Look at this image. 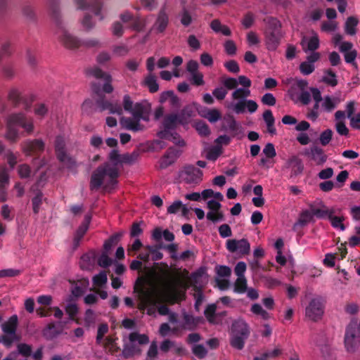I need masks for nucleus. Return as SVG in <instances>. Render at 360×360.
I'll return each instance as SVG.
<instances>
[{
	"label": "nucleus",
	"instance_id": "49",
	"mask_svg": "<svg viewBox=\"0 0 360 360\" xmlns=\"http://www.w3.org/2000/svg\"><path fill=\"white\" fill-rule=\"evenodd\" d=\"M195 128L198 134L202 136H207L210 133L208 125L202 121L195 122Z\"/></svg>",
	"mask_w": 360,
	"mask_h": 360
},
{
	"label": "nucleus",
	"instance_id": "3",
	"mask_svg": "<svg viewBox=\"0 0 360 360\" xmlns=\"http://www.w3.org/2000/svg\"><path fill=\"white\" fill-rule=\"evenodd\" d=\"M237 80L238 84L243 87L236 89L232 92L231 98L237 102L228 103L226 108L231 109L236 114L243 113L246 109L250 113L256 112L258 108L257 103L253 100L246 99L251 94L249 89L252 84L251 80L244 75L239 76Z\"/></svg>",
	"mask_w": 360,
	"mask_h": 360
},
{
	"label": "nucleus",
	"instance_id": "25",
	"mask_svg": "<svg viewBox=\"0 0 360 360\" xmlns=\"http://www.w3.org/2000/svg\"><path fill=\"white\" fill-rule=\"evenodd\" d=\"M232 332L233 334L248 338L250 334L249 326L245 321L238 319L232 324Z\"/></svg>",
	"mask_w": 360,
	"mask_h": 360
},
{
	"label": "nucleus",
	"instance_id": "19",
	"mask_svg": "<svg viewBox=\"0 0 360 360\" xmlns=\"http://www.w3.org/2000/svg\"><path fill=\"white\" fill-rule=\"evenodd\" d=\"M304 167L302 161L296 156L290 158L285 162L283 169L290 171V178L295 177L300 174L303 171Z\"/></svg>",
	"mask_w": 360,
	"mask_h": 360
},
{
	"label": "nucleus",
	"instance_id": "45",
	"mask_svg": "<svg viewBox=\"0 0 360 360\" xmlns=\"http://www.w3.org/2000/svg\"><path fill=\"white\" fill-rule=\"evenodd\" d=\"M333 135V131L330 129L323 131L319 136L320 143L323 146L328 145L332 140Z\"/></svg>",
	"mask_w": 360,
	"mask_h": 360
},
{
	"label": "nucleus",
	"instance_id": "43",
	"mask_svg": "<svg viewBox=\"0 0 360 360\" xmlns=\"http://www.w3.org/2000/svg\"><path fill=\"white\" fill-rule=\"evenodd\" d=\"M323 81L331 86H335L338 84V80L335 74L330 70L324 72Z\"/></svg>",
	"mask_w": 360,
	"mask_h": 360
},
{
	"label": "nucleus",
	"instance_id": "38",
	"mask_svg": "<svg viewBox=\"0 0 360 360\" xmlns=\"http://www.w3.org/2000/svg\"><path fill=\"white\" fill-rule=\"evenodd\" d=\"M314 220V213L312 209L311 210H304L300 214L297 222L295 224L304 226L307 224L312 221Z\"/></svg>",
	"mask_w": 360,
	"mask_h": 360
},
{
	"label": "nucleus",
	"instance_id": "9",
	"mask_svg": "<svg viewBox=\"0 0 360 360\" xmlns=\"http://www.w3.org/2000/svg\"><path fill=\"white\" fill-rule=\"evenodd\" d=\"M18 321V316L13 315L1 325V329L4 333L2 336V342L7 347H10L14 341L18 340L15 334Z\"/></svg>",
	"mask_w": 360,
	"mask_h": 360
},
{
	"label": "nucleus",
	"instance_id": "57",
	"mask_svg": "<svg viewBox=\"0 0 360 360\" xmlns=\"http://www.w3.org/2000/svg\"><path fill=\"white\" fill-rule=\"evenodd\" d=\"M247 266L244 262H239L236 264L234 272L237 277H245V272L246 271Z\"/></svg>",
	"mask_w": 360,
	"mask_h": 360
},
{
	"label": "nucleus",
	"instance_id": "52",
	"mask_svg": "<svg viewBox=\"0 0 360 360\" xmlns=\"http://www.w3.org/2000/svg\"><path fill=\"white\" fill-rule=\"evenodd\" d=\"M246 338H243V336L242 335L233 334V336L231 341V344L233 347L240 349L243 347L244 340Z\"/></svg>",
	"mask_w": 360,
	"mask_h": 360
},
{
	"label": "nucleus",
	"instance_id": "26",
	"mask_svg": "<svg viewBox=\"0 0 360 360\" xmlns=\"http://www.w3.org/2000/svg\"><path fill=\"white\" fill-rule=\"evenodd\" d=\"M198 113L202 117L207 119L211 123H215L221 118V112L216 108H204L200 110Z\"/></svg>",
	"mask_w": 360,
	"mask_h": 360
},
{
	"label": "nucleus",
	"instance_id": "47",
	"mask_svg": "<svg viewBox=\"0 0 360 360\" xmlns=\"http://www.w3.org/2000/svg\"><path fill=\"white\" fill-rule=\"evenodd\" d=\"M207 219L215 223L224 220V214L221 210H210L207 214Z\"/></svg>",
	"mask_w": 360,
	"mask_h": 360
},
{
	"label": "nucleus",
	"instance_id": "36",
	"mask_svg": "<svg viewBox=\"0 0 360 360\" xmlns=\"http://www.w3.org/2000/svg\"><path fill=\"white\" fill-rule=\"evenodd\" d=\"M359 23V20L354 16L347 18L345 23V32L346 34L353 36L356 33V26Z\"/></svg>",
	"mask_w": 360,
	"mask_h": 360
},
{
	"label": "nucleus",
	"instance_id": "6",
	"mask_svg": "<svg viewBox=\"0 0 360 360\" xmlns=\"http://www.w3.org/2000/svg\"><path fill=\"white\" fill-rule=\"evenodd\" d=\"M311 91H308V83L304 79H295L288 90L291 100L295 103L307 105L311 101Z\"/></svg>",
	"mask_w": 360,
	"mask_h": 360
},
{
	"label": "nucleus",
	"instance_id": "54",
	"mask_svg": "<svg viewBox=\"0 0 360 360\" xmlns=\"http://www.w3.org/2000/svg\"><path fill=\"white\" fill-rule=\"evenodd\" d=\"M221 153V147L215 146L207 151L206 157L208 160H215L220 155Z\"/></svg>",
	"mask_w": 360,
	"mask_h": 360
},
{
	"label": "nucleus",
	"instance_id": "23",
	"mask_svg": "<svg viewBox=\"0 0 360 360\" xmlns=\"http://www.w3.org/2000/svg\"><path fill=\"white\" fill-rule=\"evenodd\" d=\"M181 124L180 118L177 114H170L165 117L162 122L163 129L160 131H167V133L174 131L176 126Z\"/></svg>",
	"mask_w": 360,
	"mask_h": 360
},
{
	"label": "nucleus",
	"instance_id": "31",
	"mask_svg": "<svg viewBox=\"0 0 360 360\" xmlns=\"http://www.w3.org/2000/svg\"><path fill=\"white\" fill-rule=\"evenodd\" d=\"M91 217L89 214H86L84 217V220L81 224V226L78 228L76 231V233L74 237V243L76 246L79 245L80 240L83 238L84 235L86 233V231L89 229V225L90 224Z\"/></svg>",
	"mask_w": 360,
	"mask_h": 360
},
{
	"label": "nucleus",
	"instance_id": "39",
	"mask_svg": "<svg viewBox=\"0 0 360 360\" xmlns=\"http://www.w3.org/2000/svg\"><path fill=\"white\" fill-rule=\"evenodd\" d=\"M248 288V281L245 277H237L234 283V292L237 293H244Z\"/></svg>",
	"mask_w": 360,
	"mask_h": 360
},
{
	"label": "nucleus",
	"instance_id": "29",
	"mask_svg": "<svg viewBox=\"0 0 360 360\" xmlns=\"http://www.w3.org/2000/svg\"><path fill=\"white\" fill-rule=\"evenodd\" d=\"M339 103L340 100L338 98L326 96L322 97L321 110L324 112H330L336 108Z\"/></svg>",
	"mask_w": 360,
	"mask_h": 360
},
{
	"label": "nucleus",
	"instance_id": "46",
	"mask_svg": "<svg viewBox=\"0 0 360 360\" xmlns=\"http://www.w3.org/2000/svg\"><path fill=\"white\" fill-rule=\"evenodd\" d=\"M8 99L15 103H18L22 99V93L19 89L13 87L8 91Z\"/></svg>",
	"mask_w": 360,
	"mask_h": 360
},
{
	"label": "nucleus",
	"instance_id": "56",
	"mask_svg": "<svg viewBox=\"0 0 360 360\" xmlns=\"http://www.w3.org/2000/svg\"><path fill=\"white\" fill-rule=\"evenodd\" d=\"M34 112L35 115L42 118L46 115L48 108L45 104L39 103L34 106Z\"/></svg>",
	"mask_w": 360,
	"mask_h": 360
},
{
	"label": "nucleus",
	"instance_id": "51",
	"mask_svg": "<svg viewBox=\"0 0 360 360\" xmlns=\"http://www.w3.org/2000/svg\"><path fill=\"white\" fill-rule=\"evenodd\" d=\"M215 304L209 305L205 310V315L210 323H215Z\"/></svg>",
	"mask_w": 360,
	"mask_h": 360
},
{
	"label": "nucleus",
	"instance_id": "30",
	"mask_svg": "<svg viewBox=\"0 0 360 360\" xmlns=\"http://www.w3.org/2000/svg\"><path fill=\"white\" fill-rule=\"evenodd\" d=\"M91 74L96 78H103L106 82L103 85V89L106 93H111L113 90L111 82V77L110 75L103 72L101 70L96 68L92 70Z\"/></svg>",
	"mask_w": 360,
	"mask_h": 360
},
{
	"label": "nucleus",
	"instance_id": "42",
	"mask_svg": "<svg viewBox=\"0 0 360 360\" xmlns=\"http://www.w3.org/2000/svg\"><path fill=\"white\" fill-rule=\"evenodd\" d=\"M160 350L167 352L171 349H174L177 352H181L183 349L181 346L176 345L174 342L169 340L163 341L160 345Z\"/></svg>",
	"mask_w": 360,
	"mask_h": 360
},
{
	"label": "nucleus",
	"instance_id": "15",
	"mask_svg": "<svg viewBox=\"0 0 360 360\" xmlns=\"http://www.w3.org/2000/svg\"><path fill=\"white\" fill-rule=\"evenodd\" d=\"M226 249L232 253L236 252L243 255L250 252V244L247 239H229L226 242Z\"/></svg>",
	"mask_w": 360,
	"mask_h": 360
},
{
	"label": "nucleus",
	"instance_id": "40",
	"mask_svg": "<svg viewBox=\"0 0 360 360\" xmlns=\"http://www.w3.org/2000/svg\"><path fill=\"white\" fill-rule=\"evenodd\" d=\"M194 111L191 107L185 108L178 115L180 118L181 124H188L191 118L193 116Z\"/></svg>",
	"mask_w": 360,
	"mask_h": 360
},
{
	"label": "nucleus",
	"instance_id": "22",
	"mask_svg": "<svg viewBox=\"0 0 360 360\" xmlns=\"http://www.w3.org/2000/svg\"><path fill=\"white\" fill-rule=\"evenodd\" d=\"M140 119L138 117H122L120 120L121 126L126 129L138 131L143 129L140 124Z\"/></svg>",
	"mask_w": 360,
	"mask_h": 360
},
{
	"label": "nucleus",
	"instance_id": "18",
	"mask_svg": "<svg viewBox=\"0 0 360 360\" xmlns=\"http://www.w3.org/2000/svg\"><path fill=\"white\" fill-rule=\"evenodd\" d=\"M23 153L27 156L41 152L44 149V143L40 139L25 141L22 146Z\"/></svg>",
	"mask_w": 360,
	"mask_h": 360
},
{
	"label": "nucleus",
	"instance_id": "60",
	"mask_svg": "<svg viewBox=\"0 0 360 360\" xmlns=\"http://www.w3.org/2000/svg\"><path fill=\"white\" fill-rule=\"evenodd\" d=\"M224 50L226 53L229 56H233L236 53V46L233 41L227 40L224 43Z\"/></svg>",
	"mask_w": 360,
	"mask_h": 360
},
{
	"label": "nucleus",
	"instance_id": "33",
	"mask_svg": "<svg viewBox=\"0 0 360 360\" xmlns=\"http://www.w3.org/2000/svg\"><path fill=\"white\" fill-rule=\"evenodd\" d=\"M178 153L173 149H170L160 160V165L161 168H166L172 165L176 160Z\"/></svg>",
	"mask_w": 360,
	"mask_h": 360
},
{
	"label": "nucleus",
	"instance_id": "1",
	"mask_svg": "<svg viewBox=\"0 0 360 360\" xmlns=\"http://www.w3.org/2000/svg\"><path fill=\"white\" fill-rule=\"evenodd\" d=\"M186 288L185 284L169 278L162 280L159 285L152 284L150 288L141 290L139 309L148 308V314H153L158 304L174 303L181 300Z\"/></svg>",
	"mask_w": 360,
	"mask_h": 360
},
{
	"label": "nucleus",
	"instance_id": "58",
	"mask_svg": "<svg viewBox=\"0 0 360 360\" xmlns=\"http://www.w3.org/2000/svg\"><path fill=\"white\" fill-rule=\"evenodd\" d=\"M338 28V23L335 21L323 22L321 25V30L323 32H334Z\"/></svg>",
	"mask_w": 360,
	"mask_h": 360
},
{
	"label": "nucleus",
	"instance_id": "48",
	"mask_svg": "<svg viewBox=\"0 0 360 360\" xmlns=\"http://www.w3.org/2000/svg\"><path fill=\"white\" fill-rule=\"evenodd\" d=\"M107 274L105 271H101L93 278L94 285L96 287H102L107 283Z\"/></svg>",
	"mask_w": 360,
	"mask_h": 360
},
{
	"label": "nucleus",
	"instance_id": "21",
	"mask_svg": "<svg viewBox=\"0 0 360 360\" xmlns=\"http://www.w3.org/2000/svg\"><path fill=\"white\" fill-rule=\"evenodd\" d=\"M301 45L304 52L316 50L319 46V39L317 34L313 32L311 37H303Z\"/></svg>",
	"mask_w": 360,
	"mask_h": 360
},
{
	"label": "nucleus",
	"instance_id": "44",
	"mask_svg": "<svg viewBox=\"0 0 360 360\" xmlns=\"http://www.w3.org/2000/svg\"><path fill=\"white\" fill-rule=\"evenodd\" d=\"M250 311L255 315L260 316L264 320L269 318V313L264 310L259 304H253L251 307Z\"/></svg>",
	"mask_w": 360,
	"mask_h": 360
},
{
	"label": "nucleus",
	"instance_id": "17",
	"mask_svg": "<svg viewBox=\"0 0 360 360\" xmlns=\"http://www.w3.org/2000/svg\"><path fill=\"white\" fill-rule=\"evenodd\" d=\"M150 110V103L148 101L143 100L134 104V108L131 114L134 117L148 121Z\"/></svg>",
	"mask_w": 360,
	"mask_h": 360
},
{
	"label": "nucleus",
	"instance_id": "53",
	"mask_svg": "<svg viewBox=\"0 0 360 360\" xmlns=\"http://www.w3.org/2000/svg\"><path fill=\"white\" fill-rule=\"evenodd\" d=\"M8 174L5 166L0 167V187L3 188L8 184Z\"/></svg>",
	"mask_w": 360,
	"mask_h": 360
},
{
	"label": "nucleus",
	"instance_id": "4",
	"mask_svg": "<svg viewBox=\"0 0 360 360\" xmlns=\"http://www.w3.org/2000/svg\"><path fill=\"white\" fill-rule=\"evenodd\" d=\"M15 125L20 126L27 133L32 132L34 129L32 120L30 117H27L22 113L11 115L8 119V131L6 137L12 141L16 140L18 136V131L14 128Z\"/></svg>",
	"mask_w": 360,
	"mask_h": 360
},
{
	"label": "nucleus",
	"instance_id": "5",
	"mask_svg": "<svg viewBox=\"0 0 360 360\" xmlns=\"http://www.w3.org/2000/svg\"><path fill=\"white\" fill-rule=\"evenodd\" d=\"M267 24L264 31L265 43L270 51H274L278 46L282 37L280 22L274 18H267L264 20Z\"/></svg>",
	"mask_w": 360,
	"mask_h": 360
},
{
	"label": "nucleus",
	"instance_id": "2",
	"mask_svg": "<svg viewBox=\"0 0 360 360\" xmlns=\"http://www.w3.org/2000/svg\"><path fill=\"white\" fill-rule=\"evenodd\" d=\"M139 153L120 155L117 150H112L108 156L109 162L98 167L92 174L90 188L92 190L103 187L105 190H111L117 183L120 167L122 164H133L139 158Z\"/></svg>",
	"mask_w": 360,
	"mask_h": 360
},
{
	"label": "nucleus",
	"instance_id": "24",
	"mask_svg": "<svg viewBox=\"0 0 360 360\" xmlns=\"http://www.w3.org/2000/svg\"><path fill=\"white\" fill-rule=\"evenodd\" d=\"M306 154L310 158L311 160L315 162L316 165H323L327 159L326 155L324 154L323 149L318 146L311 147Z\"/></svg>",
	"mask_w": 360,
	"mask_h": 360
},
{
	"label": "nucleus",
	"instance_id": "12",
	"mask_svg": "<svg viewBox=\"0 0 360 360\" xmlns=\"http://www.w3.org/2000/svg\"><path fill=\"white\" fill-rule=\"evenodd\" d=\"M202 172L194 166L184 167L179 173L181 179L188 184H198L202 179Z\"/></svg>",
	"mask_w": 360,
	"mask_h": 360
},
{
	"label": "nucleus",
	"instance_id": "64",
	"mask_svg": "<svg viewBox=\"0 0 360 360\" xmlns=\"http://www.w3.org/2000/svg\"><path fill=\"white\" fill-rule=\"evenodd\" d=\"M263 153L266 158H273L276 155L274 146L272 143H267L263 149Z\"/></svg>",
	"mask_w": 360,
	"mask_h": 360
},
{
	"label": "nucleus",
	"instance_id": "63",
	"mask_svg": "<svg viewBox=\"0 0 360 360\" xmlns=\"http://www.w3.org/2000/svg\"><path fill=\"white\" fill-rule=\"evenodd\" d=\"M183 203L180 200L174 201L172 205H170L167 207V213L168 214H176L179 211H181V208H182Z\"/></svg>",
	"mask_w": 360,
	"mask_h": 360
},
{
	"label": "nucleus",
	"instance_id": "28",
	"mask_svg": "<svg viewBox=\"0 0 360 360\" xmlns=\"http://www.w3.org/2000/svg\"><path fill=\"white\" fill-rule=\"evenodd\" d=\"M314 217L316 216L320 219H328L331 217L333 213H338L341 212V209L335 207H323L322 208H314L312 207Z\"/></svg>",
	"mask_w": 360,
	"mask_h": 360
},
{
	"label": "nucleus",
	"instance_id": "41",
	"mask_svg": "<svg viewBox=\"0 0 360 360\" xmlns=\"http://www.w3.org/2000/svg\"><path fill=\"white\" fill-rule=\"evenodd\" d=\"M98 105L101 110H109L110 113H117L118 115H121L122 112V109L120 106H113L111 103L108 102H104L103 101H98Z\"/></svg>",
	"mask_w": 360,
	"mask_h": 360
},
{
	"label": "nucleus",
	"instance_id": "32",
	"mask_svg": "<svg viewBox=\"0 0 360 360\" xmlns=\"http://www.w3.org/2000/svg\"><path fill=\"white\" fill-rule=\"evenodd\" d=\"M158 135L160 139L169 140L179 146H184L185 145L184 141L181 139L180 136L174 131L169 133L167 131H159Z\"/></svg>",
	"mask_w": 360,
	"mask_h": 360
},
{
	"label": "nucleus",
	"instance_id": "13",
	"mask_svg": "<svg viewBox=\"0 0 360 360\" xmlns=\"http://www.w3.org/2000/svg\"><path fill=\"white\" fill-rule=\"evenodd\" d=\"M216 277L215 282L217 287L225 290L230 287V277L231 275V269L230 267L224 265H218L215 267Z\"/></svg>",
	"mask_w": 360,
	"mask_h": 360
},
{
	"label": "nucleus",
	"instance_id": "35",
	"mask_svg": "<svg viewBox=\"0 0 360 360\" xmlns=\"http://www.w3.org/2000/svg\"><path fill=\"white\" fill-rule=\"evenodd\" d=\"M142 84L148 87L151 93H155L158 91L159 85L157 82V79L155 75L150 73L143 79Z\"/></svg>",
	"mask_w": 360,
	"mask_h": 360
},
{
	"label": "nucleus",
	"instance_id": "50",
	"mask_svg": "<svg viewBox=\"0 0 360 360\" xmlns=\"http://www.w3.org/2000/svg\"><path fill=\"white\" fill-rule=\"evenodd\" d=\"M315 69L314 65L312 63H310V62L304 61L301 63L300 65V72L304 75H308L314 72Z\"/></svg>",
	"mask_w": 360,
	"mask_h": 360
},
{
	"label": "nucleus",
	"instance_id": "59",
	"mask_svg": "<svg viewBox=\"0 0 360 360\" xmlns=\"http://www.w3.org/2000/svg\"><path fill=\"white\" fill-rule=\"evenodd\" d=\"M146 26L145 21L140 18H133L131 21V27L133 30L136 31H141L142 30L144 27Z\"/></svg>",
	"mask_w": 360,
	"mask_h": 360
},
{
	"label": "nucleus",
	"instance_id": "34",
	"mask_svg": "<svg viewBox=\"0 0 360 360\" xmlns=\"http://www.w3.org/2000/svg\"><path fill=\"white\" fill-rule=\"evenodd\" d=\"M210 27L215 33H221L224 36H230L231 34L230 29L226 25L221 24L217 19H214L211 22Z\"/></svg>",
	"mask_w": 360,
	"mask_h": 360
},
{
	"label": "nucleus",
	"instance_id": "55",
	"mask_svg": "<svg viewBox=\"0 0 360 360\" xmlns=\"http://www.w3.org/2000/svg\"><path fill=\"white\" fill-rule=\"evenodd\" d=\"M42 202V194L39 192L32 198V207L34 213H38Z\"/></svg>",
	"mask_w": 360,
	"mask_h": 360
},
{
	"label": "nucleus",
	"instance_id": "16",
	"mask_svg": "<svg viewBox=\"0 0 360 360\" xmlns=\"http://www.w3.org/2000/svg\"><path fill=\"white\" fill-rule=\"evenodd\" d=\"M311 95L314 101L313 108L308 112L307 117L312 121H316L320 114L321 110V100L322 96L320 91L316 88H311Z\"/></svg>",
	"mask_w": 360,
	"mask_h": 360
},
{
	"label": "nucleus",
	"instance_id": "11",
	"mask_svg": "<svg viewBox=\"0 0 360 360\" xmlns=\"http://www.w3.org/2000/svg\"><path fill=\"white\" fill-rule=\"evenodd\" d=\"M55 150L57 158L63 165L68 169L76 167V162L65 152V140L62 137H57L55 142Z\"/></svg>",
	"mask_w": 360,
	"mask_h": 360
},
{
	"label": "nucleus",
	"instance_id": "10",
	"mask_svg": "<svg viewBox=\"0 0 360 360\" xmlns=\"http://www.w3.org/2000/svg\"><path fill=\"white\" fill-rule=\"evenodd\" d=\"M324 314V303L321 298L315 297L311 300L305 308V316L311 321H320Z\"/></svg>",
	"mask_w": 360,
	"mask_h": 360
},
{
	"label": "nucleus",
	"instance_id": "7",
	"mask_svg": "<svg viewBox=\"0 0 360 360\" xmlns=\"http://www.w3.org/2000/svg\"><path fill=\"white\" fill-rule=\"evenodd\" d=\"M149 342L148 337L145 334L132 333L129 336V342L123 349L122 354L124 357L128 358L139 354L141 352L139 347L136 345H146Z\"/></svg>",
	"mask_w": 360,
	"mask_h": 360
},
{
	"label": "nucleus",
	"instance_id": "61",
	"mask_svg": "<svg viewBox=\"0 0 360 360\" xmlns=\"http://www.w3.org/2000/svg\"><path fill=\"white\" fill-rule=\"evenodd\" d=\"M122 104L124 109L131 113L134 108L135 103L129 95H125L123 98Z\"/></svg>",
	"mask_w": 360,
	"mask_h": 360
},
{
	"label": "nucleus",
	"instance_id": "14",
	"mask_svg": "<svg viewBox=\"0 0 360 360\" xmlns=\"http://www.w3.org/2000/svg\"><path fill=\"white\" fill-rule=\"evenodd\" d=\"M56 34L58 41L68 49H72L81 46V41L63 27H58Z\"/></svg>",
	"mask_w": 360,
	"mask_h": 360
},
{
	"label": "nucleus",
	"instance_id": "8",
	"mask_svg": "<svg viewBox=\"0 0 360 360\" xmlns=\"http://www.w3.org/2000/svg\"><path fill=\"white\" fill-rule=\"evenodd\" d=\"M360 335V322L352 321L348 325L345 335V345L348 352H353L359 345Z\"/></svg>",
	"mask_w": 360,
	"mask_h": 360
},
{
	"label": "nucleus",
	"instance_id": "62",
	"mask_svg": "<svg viewBox=\"0 0 360 360\" xmlns=\"http://www.w3.org/2000/svg\"><path fill=\"white\" fill-rule=\"evenodd\" d=\"M192 350L193 354L199 358H203L207 354V350L202 345H194Z\"/></svg>",
	"mask_w": 360,
	"mask_h": 360
},
{
	"label": "nucleus",
	"instance_id": "20",
	"mask_svg": "<svg viewBox=\"0 0 360 360\" xmlns=\"http://www.w3.org/2000/svg\"><path fill=\"white\" fill-rule=\"evenodd\" d=\"M169 24V17L165 8L160 11L157 18L151 28L155 33H162L165 31Z\"/></svg>",
	"mask_w": 360,
	"mask_h": 360
},
{
	"label": "nucleus",
	"instance_id": "37",
	"mask_svg": "<svg viewBox=\"0 0 360 360\" xmlns=\"http://www.w3.org/2000/svg\"><path fill=\"white\" fill-rule=\"evenodd\" d=\"M331 225L333 228L344 231L345 227L342 223L344 217L341 215V212L338 213H333L331 217H329Z\"/></svg>",
	"mask_w": 360,
	"mask_h": 360
},
{
	"label": "nucleus",
	"instance_id": "27",
	"mask_svg": "<svg viewBox=\"0 0 360 360\" xmlns=\"http://www.w3.org/2000/svg\"><path fill=\"white\" fill-rule=\"evenodd\" d=\"M184 323L182 325L176 326L174 329H194L199 323L202 321V318H194L193 316L184 314Z\"/></svg>",
	"mask_w": 360,
	"mask_h": 360
}]
</instances>
